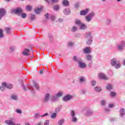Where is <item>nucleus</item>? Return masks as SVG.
<instances>
[{
  "instance_id": "4be33fe9",
  "label": "nucleus",
  "mask_w": 125,
  "mask_h": 125,
  "mask_svg": "<svg viewBox=\"0 0 125 125\" xmlns=\"http://www.w3.org/2000/svg\"><path fill=\"white\" fill-rule=\"evenodd\" d=\"M51 101L52 102H56V101H58V98L57 97L56 95L52 97Z\"/></svg>"
},
{
  "instance_id": "2f4dec72",
  "label": "nucleus",
  "mask_w": 125,
  "mask_h": 125,
  "mask_svg": "<svg viewBox=\"0 0 125 125\" xmlns=\"http://www.w3.org/2000/svg\"><path fill=\"white\" fill-rule=\"evenodd\" d=\"M28 88L29 89V90H30V91L32 93H35V90L33 89L34 87L32 85H29V86L28 87Z\"/></svg>"
},
{
  "instance_id": "7ed1b4c3",
  "label": "nucleus",
  "mask_w": 125,
  "mask_h": 125,
  "mask_svg": "<svg viewBox=\"0 0 125 125\" xmlns=\"http://www.w3.org/2000/svg\"><path fill=\"white\" fill-rule=\"evenodd\" d=\"M5 88H9V89H11L12 88V84L7 83L6 82L2 83V86H0V89L1 91H4Z\"/></svg>"
},
{
  "instance_id": "a211bd4d",
  "label": "nucleus",
  "mask_w": 125,
  "mask_h": 125,
  "mask_svg": "<svg viewBox=\"0 0 125 125\" xmlns=\"http://www.w3.org/2000/svg\"><path fill=\"white\" fill-rule=\"evenodd\" d=\"M118 62H119L117 60V59L113 58L110 61V64L112 66H116Z\"/></svg>"
},
{
  "instance_id": "79ce46f5",
  "label": "nucleus",
  "mask_w": 125,
  "mask_h": 125,
  "mask_svg": "<svg viewBox=\"0 0 125 125\" xmlns=\"http://www.w3.org/2000/svg\"><path fill=\"white\" fill-rule=\"evenodd\" d=\"M36 18L35 15L31 14L30 15V19H31V21H33V20H35V18Z\"/></svg>"
},
{
  "instance_id": "f257e3e1",
  "label": "nucleus",
  "mask_w": 125,
  "mask_h": 125,
  "mask_svg": "<svg viewBox=\"0 0 125 125\" xmlns=\"http://www.w3.org/2000/svg\"><path fill=\"white\" fill-rule=\"evenodd\" d=\"M73 60L74 61V62H76L78 64V66L79 68H81V69H83L86 67V64H85V63L83 62V60L77 56H74L73 58Z\"/></svg>"
},
{
  "instance_id": "bb28decb",
  "label": "nucleus",
  "mask_w": 125,
  "mask_h": 125,
  "mask_svg": "<svg viewBox=\"0 0 125 125\" xmlns=\"http://www.w3.org/2000/svg\"><path fill=\"white\" fill-rule=\"evenodd\" d=\"M95 91H96L97 92H100L101 90H102V89H101V87L97 86L94 88Z\"/></svg>"
},
{
  "instance_id": "473e14b6",
  "label": "nucleus",
  "mask_w": 125,
  "mask_h": 125,
  "mask_svg": "<svg viewBox=\"0 0 125 125\" xmlns=\"http://www.w3.org/2000/svg\"><path fill=\"white\" fill-rule=\"evenodd\" d=\"M72 32H76V31H78V27L76 25H74L72 29H71Z\"/></svg>"
},
{
  "instance_id": "13d9d810",
  "label": "nucleus",
  "mask_w": 125,
  "mask_h": 125,
  "mask_svg": "<svg viewBox=\"0 0 125 125\" xmlns=\"http://www.w3.org/2000/svg\"><path fill=\"white\" fill-rule=\"evenodd\" d=\"M64 21V20L63 19L60 18L58 20V22H60V23H62Z\"/></svg>"
},
{
  "instance_id": "0e129e2a",
  "label": "nucleus",
  "mask_w": 125,
  "mask_h": 125,
  "mask_svg": "<svg viewBox=\"0 0 125 125\" xmlns=\"http://www.w3.org/2000/svg\"><path fill=\"white\" fill-rule=\"evenodd\" d=\"M49 17V15L48 14V13L45 14V18H47V19H48Z\"/></svg>"
},
{
  "instance_id": "dca6fc26",
  "label": "nucleus",
  "mask_w": 125,
  "mask_h": 125,
  "mask_svg": "<svg viewBox=\"0 0 125 125\" xmlns=\"http://www.w3.org/2000/svg\"><path fill=\"white\" fill-rule=\"evenodd\" d=\"M91 52V51L90 50V47H86L83 49V53L85 54H87L88 53H90Z\"/></svg>"
},
{
  "instance_id": "bf43d9fd",
  "label": "nucleus",
  "mask_w": 125,
  "mask_h": 125,
  "mask_svg": "<svg viewBox=\"0 0 125 125\" xmlns=\"http://www.w3.org/2000/svg\"><path fill=\"white\" fill-rule=\"evenodd\" d=\"M47 116H48V113H45L44 114L41 115V117H42V118H43V117H46Z\"/></svg>"
},
{
  "instance_id": "7c9ffc66",
  "label": "nucleus",
  "mask_w": 125,
  "mask_h": 125,
  "mask_svg": "<svg viewBox=\"0 0 125 125\" xmlns=\"http://www.w3.org/2000/svg\"><path fill=\"white\" fill-rule=\"evenodd\" d=\"M64 122H65V120L63 119H61L58 121V125H62L63 124H64Z\"/></svg>"
},
{
  "instance_id": "aec40b11",
  "label": "nucleus",
  "mask_w": 125,
  "mask_h": 125,
  "mask_svg": "<svg viewBox=\"0 0 125 125\" xmlns=\"http://www.w3.org/2000/svg\"><path fill=\"white\" fill-rule=\"evenodd\" d=\"M125 115V108H121L120 109V116L121 117H123Z\"/></svg>"
},
{
  "instance_id": "f3484780",
  "label": "nucleus",
  "mask_w": 125,
  "mask_h": 125,
  "mask_svg": "<svg viewBox=\"0 0 125 125\" xmlns=\"http://www.w3.org/2000/svg\"><path fill=\"white\" fill-rule=\"evenodd\" d=\"M89 12V9H85L80 12V15L84 16L86 15Z\"/></svg>"
},
{
  "instance_id": "6e6d98bb",
  "label": "nucleus",
  "mask_w": 125,
  "mask_h": 125,
  "mask_svg": "<svg viewBox=\"0 0 125 125\" xmlns=\"http://www.w3.org/2000/svg\"><path fill=\"white\" fill-rule=\"evenodd\" d=\"M110 110L109 108H104V111L105 113H109L110 112Z\"/></svg>"
},
{
  "instance_id": "423d86ee",
  "label": "nucleus",
  "mask_w": 125,
  "mask_h": 125,
  "mask_svg": "<svg viewBox=\"0 0 125 125\" xmlns=\"http://www.w3.org/2000/svg\"><path fill=\"white\" fill-rule=\"evenodd\" d=\"M94 16H95V13H94L93 12H92L85 17V21L86 22H90Z\"/></svg>"
},
{
  "instance_id": "cd10ccee",
  "label": "nucleus",
  "mask_w": 125,
  "mask_h": 125,
  "mask_svg": "<svg viewBox=\"0 0 125 125\" xmlns=\"http://www.w3.org/2000/svg\"><path fill=\"white\" fill-rule=\"evenodd\" d=\"M45 1L49 4V3H51V2H52L53 3H55L56 2H57V1H58V0H51L50 1L48 0H45Z\"/></svg>"
},
{
  "instance_id": "338daca9",
  "label": "nucleus",
  "mask_w": 125,
  "mask_h": 125,
  "mask_svg": "<svg viewBox=\"0 0 125 125\" xmlns=\"http://www.w3.org/2000/svg\"><path fill=\"white\" fill-rule=\"evenodd\" d=\"M108 107H109V108H113V107H114V104H110L108 105Z\"/></svg>"
},
{
  "instance_id": "052dcab7",
  "label": "nucleus",
  "mask_w": 125,
  "mask_h": 125,
  "mask_svg": "<svg viewBox=\"0 0 125 125\" xmlns=\"http://www.w3.org/2000/svg\"><path fill=\"white\" fill-rule=\"evenodd\" d=\"M36 125H43L42 124V121H40L38 123H37Z\"/></svg>"
},
{
  "instance_id": "412c9836",
  "label": "nucleus",
  "mask_w": 125,
  "mask_h": 125,
  "mask_svg": "<svg viewBox=\"0 0 125 125\" xmlns=\"http://www.w3.org/2000/svg\"><path fill=\"white\" fill-rule=\"evenodd\" d=\"M63 13L65 15H69V14L71 13V11L70 10V9L66 8L63 10Z\"/></svg>"
},
{
  "instance_id": "37998d69",
  "label": "nucleus",
  "mask_w": 125,
  "mask_h": 125,
  "mask_svg": "<svg viewBox=\"0 0 125 125\" xmlns=\"http://www.w3.org/2000/svg\"><path fill=\"white\" fill-rule=\"evenodd\" d=\"M100 102L102 106H105L106 104V101L105 100H101Z\"/></svg>"
},
{
  "instance_id": "8fccbe9b",
  "label": "nucleus",
  "mask_w": 125,
  "mask_h": 125,
  "mask_svg": "<svg viewBox=\"0 0 125 125\" xmlns=\"http://www.w3.org/2000/svg\"><path fill=\"white\" fill-rule=\"evenodd\" d=\"M40 117H41V115H40V114H39V113H36L34 115V118L35 119H39V118H40Z\"/></svg>"
},
{
  "instance_id": "0eeeda50",
  "label": "nucleus",
  "mask_w": 125,
  "mask_h": 125,
  "mask_svg": "<svg viewBox=\"0 0 125 125\" xmlns=\"http://www.w3.org/2000/svg\"><path fill=\"white\" fill-rule=\"evenodd\" d=\"M11 13H15V14H18V15L20 16V14L23 12V10L21 8H17L16 9H12Z\"/></svg>"
},
{
  "instance_id": "864d4df0",
  "label": "nucleus",
  "mask_w": 125,
  "mask_h": 125,
  "mask_svg": "<svg viewBox=\"0 0 125 125\" xmlns=\"http://www.w3.org/2000/svg\"><path fill=\"white\" fill-rule=\"evenodd\" d=\"M86 93V90L82 89L81 92V94H85Z\"/></svg>"
},
{
  "instance_id": "6e6552de",
  "label": "nucleus",
  "mask_w": 125,
  "mask_h": 125,
  "mask_svg": "<svg viewBox=\"0 0 125 125\" xmlns=\"http://www.w3.org/2000/svg\"><path fill=\"white\" fill-rule=\"evenodd\" d=\"M84 115L85 117H90L93 115V110L91 108H87L86 109Z\"/></svg>"
},
{
  "instance_id": "39448f33",
  "label": "nucleus",
  "mask_w": 125,
  "mask_h": 125,
  "mask_svg": "<svg viewBox=\"0 0 125 125\" xmlns=\"http://www.w3.org/2000/svg\"><path fill=\"white\" fill-rule=\"evenodd\" d=\"M125 47V41L123 40L117 45V48L119 51H122Z\"/></svg>"
},
{
  "instance_id": "1a4fd4ad",
  "label": "nucleus",
  "mask_w": 125,
  "mask_h": 125,
  "mask_svg": "<svg viewBox=\"0 0 125 125\" xmlns=\"http://www.w3.org/2000/svg\"><path fill=\"white\" fill-rule=\"evenodd\" d=\"M73 97H74L73 96V95H71L70 94H68L66 95L65 96H64L63 98H62V100L63 101H64V102H67L68 101H70V100H71V99H73Z\"/></svg>"
},
{
  "instance_id": "5fc2aeb1",
  "label": "nucleus",
  "mask_w": 125,
  "mask_h": 125,
  "mask_svg": "<svg viewBox=\"0 0 125 125\" xmlns=\"http://www.w3.org/2000/svg\"><path fill=\"white\" fill-rule=\"evenodd\" d=\"M50 19H51L52 20H55V17L54 15H50L49 16Z\"/></svg>"
},
{
  "instance_id": "c85d7f7f",
  "label": "nucleus",
  "mask_w": 125,
  "mask_h": 125,
  "mask_svg": "<svg viewBox=\"0 0 125 125\" xmlns=\"http://www.w3.org/2000/svg\"><path fill=\"white\" fill-rule=\"evenodd\" d=\"M48 37L50 42H53V36H52V34H49Z\"/></svg>"
},
{
  "instance_id": "72a5a7b5",
  "label": "nucleus",
  "mask_w": 125,
  "mask_h": 125,
  "mask_svg": "<svg viewBox=\"0 0 125 125\" xmlns=\"http://www.w3.org/2000/svg\"><path fill=\"white\" fill-rule=\"evenodd\" d=\"M63 4L65 6H68L69 5V1L67 0H63Z\"/></svg>"
},
{
  "instance_id": "f03ea898",
  "label": "nucleus",
  "mask_w": 125,
  "mask_h": 125,
  "mask_svg": "<svg viewBox=\"0 0 125 125\" xmlns=\"http://www.w3.org/2000/svg\"><path fill=\"white\" fill-rule=\"evenodd\" d=\"M84 38L85 40L86 44L87 45H90V44L92 43V39H93L91 32H89L85 34Z\"/></svg>"
},
{
  "instance_id": "e433bc0d",
  "label": "nucleus",
  "mask_w": 125,
  "mask_h": 125,
  "mask_svg": "<svg viewBox=\"0 0 125 125\" xmlns=\"http://www.w3.org/2000/svg\"><path fill=\"white\" fill-rule=\"evenodd\" d=\"M56 95L58 98H59V97H61L63 95V93L62 92H59Z\"/></svg>"
},
{
  "instance_id": "3c124183",
  "label": "nucleus",
  "mask_w": 125,
  "mask_h": 125,
  "mask_svg": "<svg viewBox=\"0 0 125 125\" xmlns=\"http://www.w3.org/2000/svg\"><path fill=\"white\" fill-rule=\"evenodd\" d=\"M110 96L111 97H114V96H116V93L115 92H111L110 94Z\"/></svg>"
},
{
  "instance_id": "ddd939ff",
  "label": "nucleus",
  "mask_w": 125,
  "mask_h": 125,
  "mask_svg": "<svg viewBox=\"0 0 125 125\" xmlns=\"http://www.w3.org/2000/svg\"><path fill=\"white\" fill-rule=\"evenodd\" d=\"M15 121V119L14 118H11L10 120H5V123L9 125H15V123H14Z\"/></svg>"
},
{
  "instance_id": "4c0bfd02",
  "label": "nucleus",
  "mask_w": 125,
  "mask_h": 125,
  "mask_svg": "<svg viewBox=\"0 0 125 125\" xmlns=\"http://www.w3.org/2000/svg\"><path fill=\"white\" fill-rule=\"evenodd\" d=\"M3 30L1 29H0V39H2L3 37H4V35H3Z\"/></svg>"
},
{
  "instance_id": "9b49d317",
  "label": "nucleus",
  "mask_w": 125,
  "mask_h": 125,
  "mask_svg": "<svg viewBox=\"0 0 125 125\" xmlns=\"http://www.w3.org/2000/svg\"><path fill=\"white\" fill-rule=\"evenodd\" d=\"M50 97V93H47L44 95L43 98V101L44 103H47L49 101V98Z\"/></svg>"
},
{
  "instance_id": "09e8293b",
  "label": "nucleus",
  "mask_w": 125,
  "mask_h": 125,
  "mask_svg": "<svg viewBox=\"0 0 125 125\" xmlns=\"http://www.w3.org/2000/svg\"><path fill=\"white\" fill-rule=\"evenodd\" d=\"M111 19H107V20H106V25H108L109 24H111Z\"/></svg>"
},
{
  "instance_id": "f704fd0d",
  "label": "nucleus",
  "mask_w": 125,
  "mask_h": 125,
  "mask_svg": "<svg viewBox=\"0 0 125 125\" xmlns=\"http://www.w3.org/2000/svg\"><path fill=\"white\" fill-rule=\"evenodd\" d=\"M34 86L36 88V89H37V90H40V86H39V84H38L37 83H34Z\"/></svg>"
},
{
  "instance_id": "a878e982",
  "label": "nucleus",
  "mask_w": 125,
  "mask_h": 125,
  "mask_svg": "<svg viewBox=\"0 0 125 125\" xmlns=\"http://www.w3.org/2000/svg\"><path fill=\"white\" fill-rule=\"evenodd\" d=\"M79 82L81 83H85V79L83 77H81L79 78Z\"/></svg>"
},
{
  "instance_id": "e2e57ef3",
  "label": "nucleus",
  "mask_w": 125,
  "mask_h": 125,
  "mask_svg": "<svg viewBox=\"0 0 125 125\" xmlns=\"http://www.w3.org/2000/svg\"><path fill=\"white\" fill-rule=\"evenodd\" d=\"M16 112L18 113V114H21V113H22L21 110L20 109H17Z\"/></svg>"
},
{
  "instance_id": "ea45409f",
  "label": "nucleus",
  "mask_w": 125,
  "mask_h": 125,
  "mask_svg": "<svg viewBox=\"0 0 125 125\" xmlns=\"http://www.w3.org/2000/svg\"><path fill=\"white\" fill-rule=\"evenodd\" d=\"M26 10H28V11H31V10H32V6H30V5H27L26 7H25Z\"/></svg>"
},
{
  "instance_id": "603ef678",
  "label": "nucleus",
  "mask_w": 125,
  "mask_h": 125,
  "mask_svg": "<svg viewBox=\"0 0 125 125\" xmlns=\"http://www.w3.org/2000/svg\"><path fill=\"white\" fill-rule=\"evenodd\" d=\"M91 83L92 86H94V85H96V81L95 80H93L91 82Z\"/></svg>"
},
{
  "instance_id": "de8ad7c7",
  "label": "nucleus",
  "mask_w": 125,
  "mask_h": 125,
  "mask_svg": "<svg viewBox=\"0 0 125 125\" xmlns=\"http://www.w3.org/2000/svg\"><path fill=\"white\" fill-rule=\"evenodd\" d=\"M22 85V89H23V90H24V91H27V90H28V87L24 85Z\"/></svg>"
},
{
  "instance_id": "680f3d73",
  "label": "nucleus",
  "mask_w": 125,
  "mask_h": 125,
  "mask_svg": "<svg viewBox=\"0 0 125 125\" xmlns=\"http://www.w3.org/2000/svg\"><path fill=\"white\" fill-rule=\"evenodd\" d=\"M69 46H73V44H74V43L73 42H69L68 43Z\"/></svg>"
},
{
  "instance_id": "c756f323",
  "label": "nucleus",
  "mask_w": 125,
  "mask_h": 125,
  "mask_svg": "<svg viewBox=\"0 0 125 125\" xmlns=\"http://www.w3.org/2000/svg\"><path fill=\"white\" fill-rule=\"evenodd\" d=\"M121 66H122V64L120 62H117L115 65H114L115 69H120L121 68Z\"/></svg>"
},
{
  "instance_id": "69168bd1",
  "label": "nucleus",
  "mask_w": 125,
  "mask_h": 125,
  "mask_svg": "<svg viewBox=\"0 0 125 125\" xmlns=\"http://www.w3.org/2000/svg\"><path fill=\"white\" fill-rule=\"evenodd\" d=\"M79 6H80V3H77L76 4H75V7L76 8H78L79 7Z\"/></svg>"
},
{
  "instance_id": "58836bf2",
  "label": "nucleus",
  "mask_w": 125,
  "mask_h": 125,
  "mask_svg": "<svg viewBox=\"0 0 125 125\" xmlns=\"http://www.w3.org/2000/svg\"><path fill=\"white\" fill-rule=\"evenodd\" d=\"M10 52H13L15 49V46H11L9 48Z\"/></svg>"
},
{
  "instance_id": "4468645a",
  "label": "nucleus",
  "mask_w": 125,
  "mask_h": 125,
  "mask_svg": "<svg viewBox=\"0 0 125 125\" xmlns=\"http://www.w3.org/2000/svg\"><path fill=\"white\" fill-rule=\"evenodd\" d=\"M6 11L3 8L0 9V20H1L2 17L5 15Z\"/></svg>"
},
{
  "instance_id": "2eb2a0df",
  "label": "nucleus",
  "mask_w": 125,
  "mask_h": 125,
  "mask_svg": "<svg viewBox=\"0 0 125 125\" xmlns=\"http://www.w3.org/2000/svg\"><path fill=\"white\" fill-rule=\"evenodd\" d=\"M71 116L72 117V122H73V123H76L77 121H78V119H77V118H76V114L75 113V111H71Z\"/></svg>"
},
{
  "instance_id": "c03bdc74",
  "label": "nucleus",
  "mask_w": 125,
  "mask_h": 125,
  "mask_svg": "<svg viewBox=\"0 0 125 125\" xmlns=\"http://www.w3.org/2000/svg\"><path fill=\"white\" fill-rule=\"evenodd\" d=\"M54 10H56V11H58L59 9V5H56L54 6Z\"/></svg>"
},
{
  "instance_id": "393cba45",
  "label": "nucleus",
  "mask_w": 125,
  "mask_h": 125,
  "mask_svg": "<svg viewBox=\"0 0 125 125\" xmlns=\"http://www.w3.org/2000/svg\"><path fill=\"white\" fill-rule=\"evenodd\" d=\"M62 109V105H59V106L55 109V111L56 113H59L61 109Z\"/></svg>"
},
{
  "instance_id": "f8f14e48",
  "label": "nucleus",
  "mask_w": 125,
  "mask_h": 125,
  "mask_svg": "<svg viewBox=\"0 0 125 125\" xmlns=\"http://www.w3.org/2000/svg\"><path fill=\"white\" fill-rule=\"evenodd\" d=\"M98 77L99 79L101 80H104V81H108V80H109V78H108V77H107V76L104 73H99Z\"/></svg>"
},
{
  "instance_id": "b1692460",
  "label": "nucleus",
  "mask_w": 125,
  "mask_h": 125,
  "mask_svg": "<svg viewBox=\"0 0 125 125\" xmlns=\"http://www.w3.org/2000/svg\"><path fill=\"white\" fill-rule=\"evenodd\" d=\"M106 88L107 89V90H112V89H113V85L111 84H108L106 86Z\"/></svg>"
},
{
  "instance_id": "6ab92c4d",
  "label": "nucleus",
  "mask_w": 125,
  "mask_h": 125,
  "mask_svg": "<svg viewBox=\"0 0 125 125\" xmlns=\"http://www.w3.org/2000/svg\"><path fill=\"white\" fill-rule=\"evenodd\" d=\"M30 52V50L28 49H24L23 50V51L22 52V55H24V56H28L30 55V54L29 52Z\"/></svg>"
},
{
  "instance_id": "5701e85b",
  "label": "nucleus",
  "mask_w": 125,
  "mask_h": 125,
  "mask_svg": "<svg viewBox=\"0 0 125 125\" xmlns=\"http://www.w3.org/2000/svg\"><path fill=\"white\" fill-rule=\"evenodd\" d=\"M42 7L40 8H37L35 9V12L36 13V14H40L41 13V11H42Z\"/></svg>"
},
{
  "instance_id": "9d476101",
  "label": "nucleus",
  "mask_w": 125,
  "mask_h": 125,
  "mask_svg": "<svg viewBox=\"0 0 125 125\" xmlns=\"http://www.w3.org/2000/svg\"><path fill=\"white\" fill-rule=\"evenodd\" d=\"M86 60L89 61L88 64L89 67H91L92 66V56L91 55H87L85 56Z\"/></svg>"
},
{
  "instance_id": "49530a36",
  "label": "nucleus",
  "mask_w": 125,
  "mask_h": 125,
  "mask_svg": "<svg viewBox=\"0 0 125 125\" xmlns=\"http://www.w3.org/2000/svg\"><path fill=\"white\" fill-rule=\"evenodd\" d=\"M57 116V114H56V113H54L51 115V117L52 118V119H55V118H56Z\"/></svg>"
},
{
  "instance_id": "20e7f679",
  "label": "nucleus",
  "mask_w": 125,
  "mask_h": 125,
  "mask_svg": "<svg viewBox=\"0 0 125 125\" xmlns=\"http://www.w3.org/2000/svg\"><path fill=\"white\" fill-rule=\"evenodd\" d=\"M75 24L80 27L81 30H86L87 29V25L82 22V21L80 20H76Z\"/></svg>"
},
{
  "instance_id": "4d7b16f0",
  "label": "nucleus",
  "mask_w": 125,
  "mask_h": 125,
  "mask_svg": "<svg viewBox=\"0 0 125 125\" xmlns=\"http://www.w3.org/2000/svg\"><path fill=\"white\" fill-rule=\"evenodd\" d=\"M44 125H49V121L46 120L44 123Z\"/></svg>"
},
{
  "instance_id": "c9c22d12",
  "label": "nucleus",
  "mask_w": 125,
  "mask_h": 125,
  "mask_svg": "<svg viewBox=\"0 0 125 125\" xmlns=\"http://www.w3.org/2000/svg\"><path fill=\"white\" fill-rule=\"evenodd\" d=\"M18 98V97L16 95H12L11 96V99L13 100H17V99Z\"/></svg>"
},
{
  "instance_id": "774afa93",
  "label": "nucleus",
  "mask_w": 125,
  "mask_h": 125,
  "mask_svg": "<svg viewBox=\"0 0 125 125\" xmlns=\"http://www.w3.org/2000/svg\"><path fill=\"white\" fill-rule=\"evenodd\" d=\"M81 36V34H79V33H77L76 34V35H75V37L76 38H78V37H80Z\"/></svg>"
},
{
  "instance_id": "a18cd8bd",
  "label": "nucleus",
  "mask_w": 125,
  "mask_h": 125,
  "mask_svg": "<svg viewBox=\"0 0 125 125\" xmlns=\"http://www.w3.org/2000/svg\"><path fill=\"white\" fill-rule=\"evenodd\" d=\"M5 30H6V33L8 35L10 34V28H9V27L6 28Z\"/></svg>"
},
{
  "instance_id": "a19ab883",
  "label": "nucleus",
  "mask_w": 125,
  "mask_h": 125,
  "mask_svg": "<svg viewBox=\"0 0 125 125\" xmlns=\"http://www.w3.org/2000/svg\"><path fill=\"white\" fill-rule=\"evenodd\" d=\"M20 15H21V18H23V19L27 17V15L26 14V13H21V14H20Z\"/></svg>"
}]
</instances>
